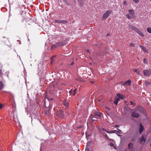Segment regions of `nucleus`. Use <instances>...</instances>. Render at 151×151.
I'll return each mask as SVG.
<instances>
[{"instance_id": "nucleus-3", "label": "nucleus", "mask_w": 151, "mask_h": 151, "mask_svg": "<svg viewBox=\"0 0 151 151\" xmlns=\"http://www.w3.org/2000/svg\"><path fill=\"white\" fill-rule=\"evenodd\" d=\"M101 116V113L100 112H99L96 111L94 113V115L93 116V115H91L90 116V118L92 119V120L93 121H94L95 120V119L94 118H100Z\"/></svg>"}, {"instance_id": "nucleus-44", "label": "nucleus", "mask_w": 151, "mask_h": 151, "mask_svg": "<svg viewBox=\"0 0 151 151\" xmlns=\"http://www.w3.org/2000/svg\"><path fill=\"white\" fill-rule=\"evenodd\" d=\"M53 86L54 88H55V87L54 85H53Z\"/></svg>"}, {"instance_id": "nucleus-19", "label": "nucleus", "mask_w": 151, "mask_h": 151, "mask_svg": "<svg viewBox=\"0 0 151 151\" xmlns=\"http://www.w3.org/2000/svg\"><path fill=\"white\" fill-rule=\"evenodd\" d=\"M4 87V85L1 81H0V90L2 89Z\"/></svg>"}, {"instance_id": "nucleus-29", "label": "nucleus", "mask_w": 151, "mask_h": 151, "mask_svg": "<svg viewBox=\"0 0 151 151\" xmlns=\"http://www.w3.org/2000/svg\"><path fill=\"white\" fill-rule=\"evenodd\" d=\"M55 22L56 23H60V21L59 20H55Z\"/></svg>"}, {"instance_id": "nucleus-35", "label": "nucleus", "mask_w": 151, "mask_h": 151, "mask_svg": "<svg viewBox=\"0 0 151 151\" xmlns=\"http://www.w3.org/2000/svg\"><path fill=\"white\" fill-rule=\"evenodd\" d=\"M144 114L145 116H147V114H146V112H145V111H144Z\"/></svg>"}, {"instance_id": "nucleus-18", "label": "nucleus", "mask_w": 151, "mask_h": 151, "mask_svg": "<svg viewBox=\"0 0 151 151\" xmlns=\"http://www.w3.org/2000/svg\"><path fill=\"white\" fill-rule=\"evenodd\" d=\"M133 71L137 73L138 75H140L141 74L140 71L137 69H135L133 70Z\"/></svg>"}, {"instance_id": "nucleus-13", "label": "nucleus", "mask_w": 151, "mask_h": 151, "mask_svg": "<svg viewBox=\"0 0 151 151\" xmlns=\"http://www.w3.org/2000/svg\"><path fill=\"white\" fill-rule=\"evenodd\" d=\"M129 27L130 29L135 31V32L137 31L138 29L137 28L132 25H129Z\"/></svg>"}, {"instance_id": "nucleus-25", "label": "nucleus", "mask_w": 151, "mask_h": 151, "mask_svg": "<svg viewBox=\"0 0 151 151\" xmlns=\"http://www.w3.org/2000/svg\"><path fill=\"white\" fill-rule=\"evenodd\" d=\"M89 145H87L86 148V150L87 151H90V149H89Z\"/></svg>"}, {"instance_id": "nucleus-2", "label": "nucleus", "mask_w": 151, "mask_h": 151, "mask_svg": "<svg viewBox=\"0 0 151 151\" xmlns=\"http://www.w3.org/2000/svg\"><path fill=\"white\" fill-rule=\"evenodd\" d=\"M124 97V96L120 94H117V96L115 98V100L114 102V103L117 105L118 102L120 99H123Z\"/></svg>"}, {"instance_id": "nucleus-48", "label": "nucleus", "mask_w": 151, "mask_h": 151, "mask_svg": "<svg viewBox=\"0 0 151 151\" xmlns=\"http://www.w3.org/2000/svg\"><path fill=\"white\" fill-rule=\"evenodd\" d=\"M150 0V1H151V0Z\"/></svg>"}, {"instance_id": "nucleus-34", "label": "nucleus", "mask_w": 151, "mask_h": 151, "mask_svg": "<svg viewBox=\"0 0 151 151\" xmlns=\"http://www.w3.org/2000/svg\"><path fill=\"white\" fill-rule=\"evenodd\" d=\"M135 2L138 3L139 2L138 0H133Z\"/></svg>"}, {"instance_id": "nucleus-12", "label": "nucleus", "mask_w": 151, "mask_h": 151, "mask_svg": "<svg viewBox=\"0 0 151 151\" xmlns=\"http://www.w3.org/2000/svg\"><path fill=\"white\" fill-rule=\"evenodd\" d=\"M139 47L141 48L143 50V51L144 52H147L148 51L147 49L145 47H144L143 46L140 45L139 46Z\"/></svg>"}, {"instance_id": "nucleus-10", "label": "nucleus", "mask_w": 151, "mask_h": 151, "mask_svg": "<svg viewBox=\"0 0 151 151\" xmlns=\"http://www.w3.org/2000/svg\"><path fill=\"white\" fill-rule=\"evenodd\" d=\"M63 104L66 108H68V107L69 105V102L68 100H67L66 99H64L63 101Z\"/></svg>"}, {"instance_id": "nucleus-5", "label": "nucleus", "mask_w": 151, "mask_h": 151, "mask_svg": "<svg viewBox=\"0 0 151 151\" xmlns=\"http://www.w3.org/2000/svg\"><path fill=\"white\" fill-rule=\"evenodd\" d=\"M57 116L60 118H63L64 116V112L63 110H60L57 112Z\"/></svg>"}, {"instance_id": "nucleus-20", "label": "nucleus", "mask_w": 151, "mask_h": 151, "mask_svg": "<svg viewBox=\"0 0 151 151\" xmlns=\"http://www.w3.org/2000/svg\"><path fill=\"white\" fill-rule=\"evenodd\" d=\"M68 21H65L64 20H60V23L63 24H65L68 23Z\"/></svg>"}, {"instance_id": "nucleus-26", "label": "nucleus", "mask_w": 151, "mask_h": 151, "mask_svg": "<svg viewBox=\"0 0 151 151\" xmlns=\"http://www.w3.org/2000/svg\"><path fill=\"white\" fill-rule=\"evenodd\" d=\"M143 62L145 64H147L148 63L147 60L146 58H144Z\"/></svg>"}, {"instance_id": "nucleus-41", "label": "nucleus", "mask_w": 151, "mask_h": 151, "mask_svg": "<svg viewBox=\"0 0 151 151\" xmlns=\"http://www.w3.org/2000/svg\"><path fill=\"white\" fill-rule=\"evenodd\" d=\"M3 37V38H6V39H7V38H6V37Z\"/></svg>"}, {"instance_id": "nucleus-47", "label": "nucleus", "mask_w": 151, "mask_h": 151, "mask_svg": "<svg viewBox=\"0 0 151 151\" xmlns=\"http://www.w3.org/2000/svg\"><path fill=\"white\" fill-rule=\"evenodd\" d=\"M78 151H80V150H78Z\"/></svg>"}, {"instance_id": "nucleus-16", "label": "nucleus", "mask_w": 151, "mask_h": 151, "mask_svg": "<svg viewBox=\"0 0 151 151\" xmlns=\"http://www.w3.org/2000/svg\"><path fill=\"white\" fill-rule=\"evenodd\" d=\"M133 145L131 143H129L128 145V147L129 149L130 150H132L133 149Z\"/></svg>"}, {"instance_id": "nucleus-33", "label": "nucleus", "mask_w": 151, "mask_h": 151, "mask_svg": "<svg viewBox=\"0 0 151 151\" xmlns=\"http://www.w3.org/2000/svg\"><path fill=\"white\" fill-rule=\"evenodd\" d=\"M56 57V55H54V56H52V57L51 59V60H53V58L55 57Z\"/></svg>"}, {"instance_id": "nucleus-40", "label": "nucleus", "mask_w": 151, "mask_h": 151, "mask_svg": "<svg viewBox=\"0 0 151 151\" xmlns=\"http://www.w3.org/2000/svg\"><path fill=\"white\" fill-rule=\"evenodd\" d=\"M74 64V63L73 62H72L71 63V65H73Z\"/></svg>"}, {"instance_id": "nucleus-38", "label": "nucleus", "mask_w": 151, "mask_h": 151, "mask_svg": "<svg viewBox=\"0 0 151 151\" xmlns=\"http://www.w3.org/2000/svg\"><path fill=\"white\" fill-rule=\"evenodd\" d=\"M119 125H116L115 126V127H119Z\"/></svg>"}, {"instance_id": "nucleus-30", "label": "nucleus", "mask_w": 151, "mask_h": 151, "mask_svg": "<svg viewBox=\"0 0 151 151\" xmlns=\"http://www.w3.org/2000/svg\"><path fill=\"white\" fill-rule=\"evenodd\" d=\"M72 89H71L69 91V93H70V95H73L72 94Z\"/></svg>"}, {"instance_id": "nucleus-24", "label": "nucleus", "mask_w": 151, "mask_h": 151, "mask_svg": "<svg viewBox=\"0 0 151 151\" xmlns=\"http://www.w3.org/2000/svg\"><path fill=\"white\" fill-rule=\"evenodd\" d=\"M150 82L148 81H145V85L146 86H147L148 85L150 84Z\"/></svg>"}, {"instance_id": "nucleus-46", "label": "nucleus", "mask_w": 151, "mask_h": 151, "mask_svg": "<svg viewBox=\"0 0 151 151\" xmlns=\"http://www.w3.org/2000/svg\"><path fill=\"white\" fill-rule=\"evenodd\" d=\"M117 129V130H119V129Z\"/></svg>"}, {"instance_id": "nucleus-11", "label": "nucleus", "mask_w": 151, "mask_h": 151, "mask_svg": "<svg viewBox=\"0 0 151 151\" xmlns=\"http://www.w3.org/2000/svg\"><path fill=\"white\" fill-rule=\"evenodd\" d=\"M139 35L142 37H144V35L143 34L142 32L139 29H138L137 31L136 32Z\"/></svg>"}, {"instance_id": "nucleus-17", "label": "nucleus", "mask_w": 151, "mask_h": 151, "mask_svg": "<svg viewBox=\"0 0 151 151\" xmlns=\"http://www.w3.org/2000/svg\"><path fill=\"white\" fill-rule=\"evenodd\" d=\"M58 45H56V43L55 45H52L51 47V50H53L55 48H56L57 47H58Z\"/></svg>"}, {"instance_id": "nucleus-43", "label": "nucleus", "mask_w": 151, "mask_h": 151, "mask_svg": "<svg viewBox=\"0 0 151 151\" xmlns=\"http://www.w3.org/2000/svg\"><path fill=\"white\" fill-rule=\"evenodd\" d=\"M63 1H65H65H66V0H63Z\"/></svg>"}, {"instance_id": "nucleus-6", "label": "nucleus", "mask_w": 151, "mask_h": 151, "mask_svg": "<svg viewBox=\"0 0 151 151\" xmlns=\"http://www.w3.org/2000/svg\"><path fill=\"white\" fill-rule=\"evenodd\" d=\"M143 73L145 76H148L151 74V70L150 69L145 70H143Z\"/></svg>"}, {"instance_id": "nucleus-7", "label": "nucleus", "mask_w": 151, "mask_h": 151, "mask_svg": "<svg viewBox=\"0 0 151 151\" xmlns=\"http://www.w3.org/2000/svg\"><path fill=\"white\" fill-rule=\"evenodd\" d=\"M147 137L145 135H142L140 139V143H144L146 141Z\"/></svg>"}, {"instance_id": "nucleus-27", "label": "nucleus", "mask_w": 151, "mask_h": 151, "mask_svg": "<svg viewBox=\"0 0 151 151\" xmlns=\"http://www.w3.org/2000/svg\"><path fill=\"white\" fill-rule=\"evenodd\" d=\"M106 131V132L107 133H115V132H116V130H113L112 131H110V132H108V131Z\"/></svg>"}, {"instance_id": "nucleus-14", "label": "nucleus", "mask_w": 151, "mask_h": 151, "mask_svg": "<svg viewBox=\"0 0 151 151\" xmlns=\"http://www.w3.org/2000/svg\"><path fill=\"white\" fill-rule=\"evenodd\" d=\"M131 83V81L130 80H128L126 81L124 84V85L130 86Z\"/></svg>"}, {"instance_id": "nucleus-9", "label": "nucleus", "mask_w": 151, "mask_h": 151, "mask_svg": "<svg viewBox=\"0 0 151 151\" xmlns=\"http://www.w3.org/2000/svg\"><path fill=\"white\" fill-rule=\"evenodd\" d=\"M66 43L65 41L62 42H60L56 43V45H58V46H63L66 45Z\"/></svg>"}, {"instance_id": "nucleus-42", "label": "nucleus", "mask_w": 151, "mask_h": 151, "mask_svg": "<svg viewBox=\"0 0 151 151\" xmlns=\"http://www.w3.org/2000/svg\"><path fill=\"white\" fill-rule=\"evenodd\" d=\"M91 82L92 83H93V81H91Z\"/></svg>"}, {"instance_id": "nucleus-4", "label": "nucleus", "mask_w": 151, "mask_h": 151, "mask_svg": "<svg viewBox=\"0 0 151 151\" xmlns=\"http://www.w3.org/2000/svg\"><path fill=\"white\" fill-rule=\"evenodd\" d=\"M111 13V11L109 10H107L106 11L103 15L102 19L103 20H105L109 16V15Z\"/></svg>"}, {"instance_id": "nucleus-45", "label": "nucleus", "mask_w": 151, "mask_h": 151, "mask_svg": "<svg viewBox=\"0 0 151 151\" xmlns=\"http://www.w3.org/2000/svg\"><path fill=\"white\" fill-rule=\"evenodd\" d=\"M135 103H134V105H135Z\"/></svg>"}, {"instance_id": "nucleus-8", "label": "nucleus", "mask_w": 151, "mask_h": 151, "mask_svg": "<svg viewBox=\"0 0 151 151\" xmlns=\"http://www.w3.org/2000/svg\"><path fill=\"white\" fill-rule=\"evenodd\" d=\"M145 131V129L144 126L141 124H140L139 127V133L141 134L142 132Z\"/></svg>"}, {"instance_id": "nucleus-39", "label": "nucleus", "mask_w": 151, "mask_h": 151, "mask_svg": "<svg viewBox=\"0 0 151 151\" xmlns=\"http://www.w3.org/2000/svg\"><path fill=\"white\" fill-rule=\"evenodd\" d=\"M52 62H53L52 60H51V62H50V63L51 64H52Z\"/></svg>"}, {"instance_id": "nucleus-28", "label": "nucleus", "mask_w": 151, "mask_h": 151, "mask_svg": "<svg viewBox=\"0 0 151 151\" xmlns=\"http://www.w3.org/2000/svg\"><path fill=\"white\" fill-rule=\"evenodd\" d=\"M126 16L127 18L129 19L131 18V17L129 16V14H127L126 15Z\"/></svg>"}, {"instance_id": "nucleus-36", "label": "nucleus", "mask_w": 151, "mask_h": 151, "mask_svg": "<svg viewBox=\"0 0 151 151\" xmlns=\"http://www.w3.org/2000/svg\"><path fill=\"white\" fill-rule=\"evenodd\" d=\"M3 106V105L1 104H0V108L1 109L2 108Z\"/></svg>"}, {"instance_id": "nucleus-22", "label": "nucleus", "mask_w": 151, "mask_h": 151, "mask_svg": "<svg viewBox=\"0 0 151 151\" xmlns=\"http://www.w3.org/2000/svg\"><path fill=\"white\" fill-rule=\"evenodd\" d=\"M147 31L149 33H151V28L149 27L147 28Z\"/></svg>"}, {"instance_id": "nucleus-32", "label": "nucleus", "mask_w": 151, "mask_h": 151, "mask_svg": "<svg viewBox=\"0 0 151 151\" xmlns=\"http://www.w3.org/2000/svg\"><path fill=\"white\" fill-rule=\"evenodd\" d=\"M123 3H124V5H128L127 4V1H124Z\"/></svg>"}, {"instance_id": "nucleus-21", "label": "nucleus", "mask_w": 151, "mask_h": 151, "mask_svg": "<svg viewBox=\"0 0 151 151\" xmlns=\"http://www.w3.org/2000/svg\"><path fill=\"white\" fill-rule=\"evenodd\" d=\"M126 104L127 105H133L134 104L132 101H129L128 102H127Z\"/></svg>"}, {"instance_id": "nucleus-1", "label": "nucleus", "mask_w": 151, "mask_h": 151, "mask_svg": "<svg viewBox=\"0 0 151 151\" xmlns=\"http://www.w3.org/2000/svg\"><path fill=\"white\" fill-rule=\"evenodd\" d=\"M142 109L141 107L136 108L134 111L132 113V116L133 117L138 118L139 116V112Z\"/></svg>"}, {"instance_id": "nucleus-37", "label": "nucleus", "mask_w": 151, "mask_h": 151, "mask_svg": "<svg viewBox=\"0 0 151 151\" xmlns=\"http://www.w3.org/2000/svg\"><path fill=\"white\" fill-rule=\"evenodd\" d=\"M110 146H111L113 147L114 146V145L113 143H111L110 144Z\"/></svg>"}, {"instance_id": "nucleus-23", "label": "nucleus", "mask_w": 151, "mask_h": 151, "mask_svg": "<svg viewBox=\"0 0 151 151\" xmlns=\"http://www.w3.org/2000/svg\"><path fill=\"white\" fill-rule=\"evenodd\" d=\"M129 45L130 46L132 47H134L135 46V44L134 43H130L129 44Z\"/></svg>"}, {"instance_id": "nucleus-31", "label": "nucleus", "mask_w": 151, "mask_h": 151, "mask_svg": "<svg viewBox=\"0 0 151 151\" xmlns=\"http://www.w3.org/2000/svg\"><path fill=\"white\" fill-rule=\"evenodd\" d=\"M77 91V89H75L74 91H73V93H74L73 94V95H74L76 92V91Z\"/></svg>"}, {"instance_id": "nucleus-15", "label": "nucleus", "mask_w": 151, "mask_h": 151, "mask_svg": "<svg viewBox=\"0 0 151 151\" xmlns=\"http://www.w3.org/2000/svg\"><path fill=\"white\" fill-rule=\"evenodd\" d=\"M128 12L131 15L133 16L134 15V10L129 9L128 10Z\"/></svg>"}]
</instances>
